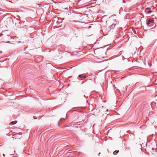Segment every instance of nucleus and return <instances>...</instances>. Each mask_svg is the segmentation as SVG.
<instances>
[{"label":"nucleus","instance_id":"f257e3e1","mask_svg":"<svg viewBox=\"0 0 157 157\" xmlns=\"http://www.w3.org/2000/svg\"><path fill=\"white\" fill-rule=\"evenodd\" d=\"M144 11L145 13L147 14H149L152 12V11L149 8H146Z\"/></svg>","mask_w":157,"mask_h":157},{"label":"nucleus","instance_id":"f03ea898","mask_svg":"<svg viewBox=\"0 0 157 157\" xmlns=\"http://www.w3.org/2000/svg\"><path fill=\"white\" fill-rule=\"evenodd\" d=\"M154 21V20L153 19H149L147 21V22H146V24L147 25H149L151 23H153Z\"/></svg>","mask_w":157,"mask_h":157},{"label":"nucleus","instance_id":"7ed1b4c3","mask_svg":"<svg viewBox=\"0 0 157 157\" xmlns=\"http://www.w3.org/2000/svg\"><path fill=\"white\" fill-rule=\"evenodd\" d=\"M15 25L17 27H18L19 28H22V25H21L20 23L17 21V22L15 23Z\"/></svg>","mask_w":157,"mask_h":157},{"label":"nucleus","instance_id":"20e7f679","mask_svg":"<svg viewBox=\"0 0 157 157\" xmlns=\"http://www.w3.org/2000/svg\"><path fill=\"white\" fill-rule=\"evenodd\" d=\"M24 31L26 32L27 30V29L26 28V26L25 25L24 27L22 26V28H21Z\"/></svg>","mask_w":157,"mask_h":157},{"label":"nucleus","instance_id":"39448f33","mask_svg":"<svg viewBox=\"0 0 157 157\" xmlns=\"http://www.w3.org/2000/svg\"><path fill=\"white\" fill-rule=\"evenodd\" d=\"M78 77L80 78H82V77H83L85 78H86V76L84 75V74L79 75Z\"/></svg>","mask_w":157,"mask_h":157},{"label":"nucleus","instance_id":"423d86ee","mask_svg":"<svg viewBox=\"0 0 157 157\" xmlns=\"http://www.w3.org/2000/svg\"><path fill=\"white\" fill-rule=\"evenodd\" d=\"M122 89L123 90V91L125 92V91H126L127 90V88H126V87H125V88L123 87L122 88Z\"/></svg>","mask_w":157,"mask_h":157},{"label":"nucleus","instance_id":"0eeeda50","mask_svg":"<svg viewBox=\"0 0 157 157\" xmlns=\"http://www.w3.org/2000/svg\"><path fill=\"white\" fill-rule=\"evenodd\" d=\"M118 152L119 151H115L113 152V154L114 155H116Z\"/></svg>","mask_w":157,"mask_h":157},{"label":"nucleus","instance_id":"6e6552de","mask_svg":"<svg viewBox=\"0 0 157 157\" xmlns=\"http://www.w3.org/2000/svg\"><path fill=\"white\" fill-rule=\"evenodd\" d=\"M17 123V121H12L11 123L12 124H16V123Z\"/></svg>","mask_w":157,"mask_h":157},{"label":"nucleus","instance_id":"1a4fd4ad","mask_svg":"<svg viewBox=\"0 0 157 157\" xmlns=\"http://www.w3.org/2000/svg\"><path fill=\"white\" fill-rule=\"evenodd\" d=\"M62 120H64V118H61L60 120L59 121H62Z\"/></svg>","mask_w":157,"mask_h":157},{"label":"nucleus","instance_id":"9d476101","mask_svg":"<svg viewBox=\"0 0 157 157\" xmlns=\"http://www.w3.org/2000/svg\"><path fill=\"white\" fill-rule=\"evenodd\" d=\"M17 17H18V18H20V16H18H18H17Z\"/></svg>","mask_w":157,"mask_h":157},{"label":"nucleus","instance_id":"9b49d317","mask_svg":"<svg viewBox=\"0 0 157 157\" xmlns=\"http://www.w3.org/2000/svg\"><path fill=\"white\" fill-rule=\"evenodd\" d=\"M3 156H5V155H4V154H3Z\"/></svg>","mask_w":157,"mask_h":157},{"label":"nucleus","instance_id":"f8f14e48","mask_svg":"<svg viewBox=\"0 0 157 157\" xmlns=\"http://www.w3.org/2000/svg\"><path fill=\"white\" fill-rule=\"evenodd\" d=\"M113 26V25H111V27H112V26Z\"/></svg>","mask_w":157,"mask_h":157},{"label":"nucleus","instance_id":"ddd939ff","mask_svg":"<svg viewBox=\"0 0 157 157\" xmlns=\"http://www.w3.org/2000/svg\"><path fill=\"white\" fill-rule=\"evenodd\" d=\"M91 27V26H89V28H90Z\"/></svg>","mask_w":157,"mask_h":157}]
</instances>
